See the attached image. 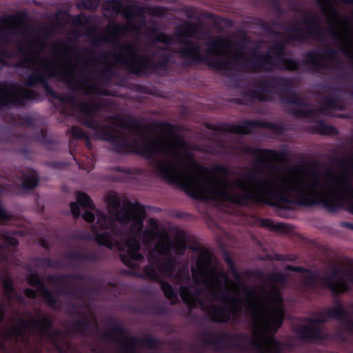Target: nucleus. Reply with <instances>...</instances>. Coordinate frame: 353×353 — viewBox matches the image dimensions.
<instances>
[{
  "mask_svg": "<svg viewBox=\"0 0 353 353\" xmlns=\"http://www.w3.org/2000/svg\"><path fill=\"white\" fill-rule=\"evenodd\" d=\"M103 8L107 11L110 12V16H113L117 14L120 12L121 3L120 1L117 0H109L104 3Z\"/></svg>",
  "mask_w": 353,
  "mask_h": 353,
  "instance_id": "24",
  "label": "nucleus"
},
{
  "mask_svg": "<svg viewBox=\"0 0 353 353\" xmlns=\"http://www.w3.org/2000/svg\"><path fill=\"white\" fill-rule=\"evenodd\" d=\"M8 218L9 214L7 211L2 207H0V220H7Z\"/></svg>",
  "mask_w": 353,
  "mask_h": 353,
  "instance_id": "38",
  "label": "nucleus"
},
{
  "mask_svg": "<svg viewBox=\"0 0 353 353\" xmlns=\"http://www.w3.org/2000/svg\"><path fill=\"white\" fill-rule=\"evenodd\" d=\"M77 202L83 208L91 210L94 208V203L91 199L85 193L78 192L77 194Z\"/></svg>",
  "mask_w": 353,
  "mask_h": 353,
  "instance_id": "25",
  "label": "nucleus"
},
{
  "mask_svg": "<svg viewBox=\"0 0 353 353\" xmlns=\"http://www.w3.org/2000/svg\"><path fill=\"white\" fill-rule=\"evenodd\" d=\"M181 299L185 303L191 306H196L202 305L201 301V292L199 291L196 286H182L180 290Z\"/></svg>",
  "mask_w": 353,
  "mask_h": 353,
  "instance_id": "15",
  "label": "nucleus"
},
{
  "mask_svg": "<svg viewBox=\"0 0 353 353\" xmlns=\"http://www.w3.org/2000/svg\"><path fill=\"white\" fill-rule=\"evenodd\" d=\"M97 223L92 227V230L97 234L96 241L101 245L111 248L114 245V241L111 235L106 232H100L99 230L112 229L114 227V220L106 214L96 210Z\"/></svg>",
  "mask_w": 353,
  "mask_h": 353,
  "instance_id": "8",
  "label": "nucleus"
},
{
  "mask_svg": "<svg viewBox=\"0 0 353 353\" xmlns=\"http://www.w3.org/2000/svg\"><path fill=\"white\" fill-rule=\"evenodd\" d=\"M179 53L184 58L192 60H199L201 59L199 48L189 43L184 44Z\"/></svg>",
  "mask_w": 353,
  "mask_h": 353,
  "instance_id": "20",
  "label": "nucleus"
},
{
  "mask_svg": "<svg viewBox=\"0 0 353 353\" xmlns=\"http://www.w3.org/2000/svg\"><path fill=\"white\" fill-rule=\"evenodd\" d=\"M2 66V63L0 62V68Z\"/></svg>",
  "mask_w": 353,
  "mask_h": 353,
  "instance_id": "53",
  "label": "nucleus"
},
{
  "mask_svg": "<svg viewBox=\"0 0 353 353\" xmlns=\"http://www.w3.org/2000/svg\"><path fill=\"white\" fill-rule=\"evenodd\" d=\"M348 225H349L352 229H353V225H350V224H349Z\"/></svg>",
  "mask_w": 353,
  "mask_h": 353,
  "instance_id": "52",
  "label": "nucleus"
},
{
  "mask_svg": "<svg viewBox=\"0 0 353 353\" xmlns=\"http://www.w3.org/2000/svg\"><path fill=\"white\" fill-rule=\"evenodd\" d=\"M196 31L197 27L196 25L184 23L176 28L174 39L179 41L183 38L191 37L196 34Z\"/></svg>",
  "mask_w": 353,
  "mask_h": 353,
  "instance_id": "19",
  "label": "nucleus"
},
{
  "mask_svg": "<svg viewBox=\"0 0 353 353\" xmlns=\"http://www.w3.org/2000/svg\"><path fill=\"white\" fill-rule=\"evenodd\" d=\"M122 347L126 351L132 352L136 348L142 345H148L142 340L138 339L135 337L128 336L125 334L123 335Z\"/></svg>",
  "mask_w": 353,
  "mask_h": 353,
  "instance_id": "21",
  "label": "nucleus"
},
{
  "mask_svg": "<svg viewBox=\"0 0 353 353\" xmlns=\"http://www.w3.org/2000/svg\"><path fill=\"white\" fill-rule=\"evenodd\" d=\"M283 50V46L281 43L271 48L267 56L255 58V67L259 69L270 70L274 66H278L290 70H295L297 68V63L285 59Z\"/></svg>",
  "mask_w": 353,
  "mask_h": 353,
  "instance_id": "7",
  "label": "nucleus"
},
{
  "mask_svg": "<svg viewBox=\"0 0 353 353\" xmlns=\"http://www.w3.org/2000/svg\"><path fill=\"white\" fill-rule=\"evenodd\" d=\"M58 61L59 59L56 58L55 61L45 62L42 63L41 66L49 75H54L57 73H60L64 74L67 78L71 77L73 74V68L72 66H69L66 68L62 64H58Z\"/></svg>",
  "mask_w": 353,
  "mask_h": 353,
  "instance_id": "16",
  "label": "nucleus"
},
{
  "mask_svg": "<svg viewBox=\"0 0 353 353\" xmlns=\"http://www.w3.org/2000/svg\"><path fill=\"white\" fill-rule=\"evenodd\" d=\"M82 111L87 113V114H91L92 111L88 110V105L82 107Z\"/></svg>",
  "mask_w": 353,
  "mask_h": 353,
  "instance_id": "46",
  "label": "nucleus"
},
{
  "mask_svg": "<svg viewBox=\"0 0 353 353\" xmlns=\"http://www.w3.org/2000/svg\"><path fill=\"white\" fill-rule=\"evenodd\" d=\"M225 261L228 265V266L232 268V265H233V263H232V259L229 257V256H226L225 257Z\"/></svg>",
  "mask_w": 353,
  "mask_h": 353,
  "instance_id": "45",
  "label": "nucleus"
},
{
  "mask_svg": "<svg viewBox=\"0 0 353 353\" xmlns=\"http://www.w3.org/2000/svg\"><path fill=\"white\" fill-rule=\"evenodd\" d=\"M161 286L166 297L170 299L176 298L177 293L173 290L170 285L162 281L161 282Z\"/></svg>",
  "mask_w": 353,
  "mask_h": 353,
  "instance_id": "26",
  "label": "nucleus"
},
{
  "mask_svg": "<svg viewBox=\"0 0 353 353\" xmlns=\"http://www.w3.org/2000/svg\"><path fill=\"white\" fill-rule=\"evenodd\" d=\"M349 276L344 272L334 270L323 279V283L334 293L343 292L347 290Z\"/></svg>",
  "mask_w": 353,
  "mask_h": 353,
  "instance_id": "12",
  "label": "nucleus"
},
{
  "mask_svg": "<svg viewBox=\"0 0 353 353\" xmlns=\"http://www.w3.org/2000/svg\"><path fill=\"white\" fill-rule=\"evenodd\" d=\"M117 61L123 64L130 65L135 72L148 68L150 66L149 61L145 57H139L137 54L136 49L128 45L124 46L117 57Z\"/></svg>",
  "mask_w": 353,
  "mask_h": 353,
  "instance_id": "10",
  "label": "nucleus"
},
{
  "mask_svg": "<svg viewBox=\"0 0 353 353\" xmlns=\"http://www.w3.org/2000/svg\"><path fill=\"white\" fill-rule=\"evenodd\" d=\"M350 330L353 332V323L350 325Z\"/></svg>",
  "mask_w": 353,
  "mask_h": 353,
  "instance_id": "50",
  "label": "nucleus"
},
{
  "mask_svg": "<svg viewBox=\"0 0 353 353\" xmlns=\"http://www.w3.org/2000/svg\"><path fill=\"white\" fill-rule=\"evenodd\" d=\"M72 133L74 137L78 138L81 137L83 136L81 130L77 127H74L72 128Z\"/></svg>",
  "mask_w": 353,
  "mask_h": 353,
  "instance_id": "40",
  "label": "nucleus"
},
{
  "mask_svg": "<svg viewBox=\"0 0 353 353\" xmlns=\"http://www.w3.org/2000/svg\"><path fill=\"white\" fill-rule=\"evenodd\" d=\"M25 294L26 296H28V297H30V298H34L35 296V292L34 290H30V289H27L26 291H25Z\"/></svg>",
  "mask_w": 353,
  "mask_h": 353,
  "instance_id": "43",
  "label": "nucleus"
},
{
  "mask_svg": "<svg viewBox=\"0 0 353 353\" xmlns=\"http://www.w3.org/2000/svg\"><path fill=\"white\" fill-rule=\"evenodd\" d=\"M223 339L228 341L230 344L239 345L245 340L246 337L238 335H227L224 336Z\"/></svg>",
  "mask_w": 353,
  "mask_h": 353,
  "instance_id": "27",
  "label": "nucleus"
},
{
  "mask_svg": "<svg viewBox=\"0 0 353 353\" xmlns=\"http://www.w3.org/2000/svg\"><path fill=\"white\" fill-rule=\"evenodd\" d=\"M289 276H290L289 274H285L283 272H277V273H274L272 274V279L277 283H282V282L285 281L286 280L287 277Z\"/></svg>",
  "mask_w": 353,
  "mask_h": 353,
  "instance_id": "33",
  "label": "nucleus"
},
{
  "mask_svg": "<svg viewBox=\"0 0 353 353\" xmlns=\"http://www.w3.org/2000/svg\"><path fill=\"white\" fill-rule=\"evenodd\" d=\"M50 325L49 318L44 314H41L37 319L30 317L28 322L21 321L12 322L10 327L6 331V335L9 337H14L24 333L26 329L47 328Z\"/></svg>",
  "mask_w": 353,
  "mask_h": 353,
  "instance_id": "9",
  "label": "nucleus"
},
{
  "mask_svg": "<svg viewBox=\"0 0 353 353\" xmlns=\"http://www.w3.org/2000/svg\"><path fill=\"white\" fill-rule=\"evenodd\" d=\"M1 236L3 241L7 244L15 246L18 243L17 240L7 232L2 234Z\"/></svg>",
  "mask_w": 353,
  "mask_h": 353,
  "instance_id": "32",
  "label": "nucleus"
},
{
  "mask_svg": "<svg viewBox=\"0 0 353 353\" xmlns=\"http://www.w3.org/2000/svg\"><path fill=\"white\" fill-rule=\"evenodd\" d=\"M28 91L18 85H3L0 87V103H17L21 98L28 97Z\"/></svg>",
  "mask_w": 353,
  "mask_h": 353,
  "instance_id": "13",
  "label": "nucleus"
},
{
  "mask_svg": "<svg viewBox=\"0 0 353 353\" xmlns=\"http://www.w3.org/2000/svg\"><path fill=\"white\" fill-rule=\"evenodd\" d=\"M22 24V19L19 17H9L1 20V26L3 30H10L19 28Z\"/></svg>",
  "mask_w": 353,
  "mask_h": 353,
  "instance_id": "23",
  "label": "nucleus"
},
{
  "mask_svg": "<svg viewBox=\"0 0 353 353\" xmlns=\"http://www.w3.org/2000/svg\"><path fill=\"white\" fill-rule=\"evenodd\" d=\"M152 154L163 157L156 165L163 178L181 183L196 197L234 203L253 198L281 208L295 202L328 207L345 202L353 208V185L342 174L292 166L263 179L252 170L231 176L225 168L208 170L197 164L179 137L152 138Z\"/></svg>",
  "mask_w": 353,
  "mask_h": 353,
  "instance_id": "1",
  "label": "nucleus"
},
{
  "mask_svg": "<svg viewBox=\"0 0 353 353\" xmlns=\"http://www.w3.org/2000/svg\"><path fill=\"white\" fill-rule=\"evenodd\" d=\"M337 57V52L333 50H327L321 52H309L305 57V63L314 68L328 66L330 61H334Z\"/></svg>",
  "mask_w": 353,
  "mask_h": 353,
  "instance_id": "14",
  "label": "nucleus"
},
{
  "mask_svg": "<svg viewBox=\"0 0 353 353\" xmlns=\"http://www.w3.org/2000/svg\"><path fill=\"white\" fill-rule=\"evenodd\" d=\"M28 281L29 283L32 285H37L39 287V290L41 295L43 296V299L48 303V305L54 307L55 306V303L57 299H55V296L46 290L43 286L40 285L39 279L38 276L34 274H30L28 277Z\"/></svg>",
  "mask_w": 353,
  "mask_h": 353,
  "instance_id": "18",
  "label": "nucleus"
},
{
  "mask_svg": "<svg viewBox=\"0 0 353 353\" xmlns=\"http://www.w3.org/2000/svg\"><path fill=\"white\" fill-rule=\"evenodd\" d=\"M165 232L167 235L168 234L167 232L164 230H160V226L159 225V234L161 232ZM169 239V247L168 250L165 252H160L158 250H156L155 245H154V250L152 252V253L149 256V261L151 263L152 265H154L155 267L159 268V272L163 274L164 270H169L171 268L170 264H166L164 267H163L159 263V259L157 260L155 257V252L157 254H160L161 255H167L170 250L171 247H172L173 250L176 252L177 254H182L184 252V250L185 249V239L183 236H179L176 237L174 243H173L172 246H171V242L169 236H168ZM157 243V242L155 243ZM156 245V244H154Z\"/></svg>",
  "mask_w": 353,
  "mask_h": 353,
  "instance_id": "11",
  "label": "nucleus"
},
{
  "mask_svg": "<svg viewBox=\"0 0 353 353\" xmlns=\"http://www.w3.org/2000/svg\"><path fill=\"white\" fill-rule=\"evenodd\" d=\"M95 216L96 214H94L88 210H86L83 214V218L84 220L89 223L94 221Z\"/></svg>",
  "mask_w": 353,
  "mask_h": 353,
  "instance_id": "36",
  "label": "nucleus"
},
{
  "mask_svg": "<svg viewBox=\"0 0 353 353\" xmlns=\"http://www.w3.org/2000/svg\"><path fill=\"white\" fill-rule=\"evenodd\" d=\"M286 270H287L294 271V272H301L302 271V268H299V267L292 266V265H288L286 268Z\"/></svg>",
  "mask_w": 353,
  "mask_h": 353,
  "instance_id": "44",
  "label": "nucleus"
},
{
  "mask_svg": "<svg viewBox=\"0 0 353 353\" xmlns=\"http://www.w3.org/2000/svg\"><path fill=\"white\" fill-rule=\"evenodd\" d=\"M37 185V179L35 176L27 177L25 179L23 185L26 188L31 189Z\"/></svg>",
  "mask_w": 353,
  "mask_h": 353,
  "instance_id": "29",
  "label": "nucleus"
},
{
  "mask_svg": "<svg viewBox=\"0 0 353 353\" xmlns=\"http://www.w3.org/2000/svg\"><path fill=\"white\" fill-rule=\"evenodd\" d=\"M158 41L164 43L167 45L172 44L174 42V39L165 34H159L157 37Z\"/></svg>",
  "mask_w": 353,
  "mask_h": 353,
  "instance_id": "34",
  "label": "nucleus"
},
{
  "mask_svg": "<svg viewBox=\"0 0 353 353\" xmlns=\"http://www.w3.org/2000/svg\"><path fill=\"white\" fill-rule=\"evenodd\" d=\"M3 317V313L0 311V320L2 319Z\"/></svg>",
  "mask_w": 353,
  "mask_h": 353,
  "instance_id": "51",
  "label": "nucleus"
},
{
  "mask_svg": "<svg viewBox=\"0 0 353 353\" xmlns=\"http://www.w3.org/2000/svg\"><path fill=\"white\" fill-rule=\"evenodd\" d=\"M3 286H4V290H5V292L6 293L8 297L11 298L12 293H13V287H12V281L8 279H4L3 280Z\"/></svg>",
  "mask_w": 353,
  "mask_h": 353,
  "instance_id": "31",
  "label": "nucleus"
},
{
  "mask_svg": "<svg viewBox=\"0 0 353 353\" xmlns=\"http://www.w3.org/2000/svg\"><path fill=\"white\" fill-rule=\"evenodd\" d=\"M263 224L267 227L274 228V230L277 231H282L286 228L285 225L282 223H278L276 225H273L272 221L268 219L264 221Z\"/></svg>",
  "mask_w": 353,
  "mask_h": 353,
  "instance_id": "30",
  "label": "nucleus"
},
{
  "mask_svg": "<svg viewBox=\"0 0 353 353\" xmlns=\"http://www.w3.org/2000/svg\"><path fill=\"white\" fill-rule=\"evenodd\" d=\"M320 17L311 12H305L302 14L297 19L299 27L294 28V30H306L310 32L314 26L319 23Z\"/></svg>",
  "mask_w": 353,
  "mask_h": 353,
  "instance_id": "17",
  "label": "nucleus"
},
{
  "mask_svg": "<svg viewBox=\"0 0 353 353\" xmlns=\"http://www.w3.org/2000/svg\"><path fill=\"white\" fill-rule=\"evenodd\" d=\"M46 334L48 335L50 339H52V340H53L55 343H57V336H58L59 335V333L54 332V331H51V332H47Z\"/></svg>",
  "mask_w": 353,
  "mask_h": 353,
  "instance_id": "42",
  "label": "nucleus"
},
{
  "mask_svg": "<svg viewBox=\"0 0 353 353\" xmlns=\"http://www.w3.org/2000/svg\"><path fill=\"white\" fill-rule=\"evenodd\" d=\"M81 323H78V325H77V327H78V331H79V332H82V330H81Z\"/></svg>",
  "mask_w": 353,
  "mask_h": 353,
  "instance_id": "47",
  "label": "nucleus"
},
{
  "mask_svg": "<svg viewBox=\"0 0 353 353\" xmlns=\"http://www.w3.org/2000/svg\"><path fill=\"white\" fill-rule=\"evenodd\" d=\"M70 209L72 211V214L74 217H79L80 215V210L79 205L75 203H72L70 204Z\"/></svg>",
  "mask_w": 353,
  "mask_h": 353,
  "instance_id": "37",
  "label": "nucleus"
},
{
  "mask_svg": "<svg viewBox=\"0 0 353 353\" xmlns=\"http://www.w3.org/2000/svg\"><path fill=\"white\" fill-rule=\"evenodd\" d=\"M108 212L119 223L125 226L127 236L122 241V248L125 253L123 262L134 268L137 261L143 256L140 252L141 243L150 245L157 239L156 250L165 252L169 247V239L165 232L159 234L157 219L147 218L146 212L139 205L132 203L124 195L110 192L105 196Z\"/></svg>",
  "mask_w": 353,
  "mask_h": 353,
  "instance_id": "3",
  "label": "nucleus"
},
{
  "mask_svg": "<svg viewBox=\"0 0 353 353\" xmlns=\"http://www.w3.org/2000/svg\"><path fill=\"white\" fill-rule=\"evenodd\" d=\"M276 259H279V260H288L287 259H284V258L281 257V256H277Z\"/></svg>",
  "mask_w": 353,
  "mask_h": 353,
  "instance_id": "48",
  "label": "nucleus"
},
{
  "mask_svg": "<svg viewBox=\"0 0 353 353\" xmlns=\"http://www.w3.org/2000/svg\"><path fill=\"white\" fill-rule=\"evenodd\" d=\"M144 272L152 280H157L160 276V274L152 267H145Z\"/></svg>",
  "mask_w": 353,
  "mask_h": 353,
  "instance_id": "28",
  "label": "nucleus"
},
{
  "mask_svg": "<svg viewBox=\"0 0 353 353\" xmlns=\"http://www.w3.org/2000/svg\"><path fill=\"white\" fill-rule=\"evenodd\" d=\"M341 306L337 305L325 312V315L308 320L299 326V332L301 337L311 340L320 339L325 336L321 323L326 322L329 318L339 319L343 315Z\"/></svg>",
  "mask_w": 353,
  "mask_h": 353,
  "instance_id": "6",
  "label": "nucleus"
},
{
  "mask_svg": "<svg viewBox=\"0 0 353 353\" xmlns=\"http://www.w3.org/2000/svg\"><path fill=\"white\" fill-rule=\"evenodd\" d=\"M121 329L120 327H117V332H121Z\"/></svg>",
  "mask_w": 353,
  "mask_h": 353,
  "instance_id": "49",
  "label": "nucleus"
},
{
  "mask_svg": "<svg viewBox=\"0 0 353 353\" xmlns=\"http://www.w3.org/2000/svg\"><path fill=\"white\" fill-rule=\"evenodd\" d=\"M260 156L263 161H266L281 162L284 159V154L275 150H262Z\"/></svg>",
  "mask_w": 353,
  "mask_h": 353,
  "instance_id": "22",
  "label": "nucleus"
},
{
  "mask_svg": "<svg viewBox=\"0 0 353 353\" xmlns=\"http://www.w3.org/2000/svg\"><path fill=\"white\" fill-rule=\"evenodd\" d=\"M123 13L127 19V25L125 26L118 24H110L107 28V31L112 37L125 32V31H139L143 28L150 30H155L156 27H152L150 22L144 23L143 16V10L139 7H126Z\"/></svg>",
  "mask_w": 353,
  "mask_h": 353,
  "instance_id": "5",
  "label": "nucleus"
},
{
  "mask_svg": "<svg viewBox=\"0 0 353 353\" xmlns=\"http://www.w3.org/2000/svg\"><path fill=\"white\" fill-rule=\"evenodd\" d=\"M207 52L209 55L215 57L214 59L209 61V65L218 69H225L232 61L239 63L241 58L246 59L243 52L234 49L229 41L224 39L214 38L207 44Z\"/></svg>",
  "mask_w": 353,
  "mask_h": 353,
  "instance_id": "4",
  "label": "nucleus"
},
{
  "mask_svg": "<svg viewBox=\"0 0 353 353\" xmlns=\"http://www.w3.org/2000/svg\"><path fill=\"white\" fill-rule=\"evenodd\" d=\"M194 279L203 282L212 299L208 312L215 321L224 322L241 309L246 301L252 317L251 341L258 353H279L280 347L273 334L283 320L282 298L276 288L268 285L248 290L239 281L228 280L223 272L210 262V253L203 251L195 268Z\"/></svg>",
  "mask_w": 353,
  "mask_h": 353,
  "instance_id": "2",
  "label": "nucleus"
},
{
  "mask_svg": "<svg viewBox=\"0 0 353 353\" xmlns=\"http://www.w3.org/2000/svg\"><path fill=\"white\" fill-rule=\"evenodd\" d=\"M82 6L84 8L89 10H91L94 8V6L92 5V0H83Z\"/></svg>",
  "mask_w": 353,
  "mask_h": 353,
  "instance_id": "41",
  "label": "nucleus"
},
{
  "mask_svg": "<svg viewBox=\"0 0 353 353\" xmlns=\"http://www.w3.org/2000/svg\"><path fill=\"white\" fill-rule=\"evenodd\" d=\"M81 89L86 93H91L94 91L93 88L90 85L89 83H86L81 86Z\"/></svg>",
  "mask_w": 353,
  "mask_h": 353,
  "instance_id": "39",
  "label": "nucleus"
},
{
  "mask_svg": "<svg viewBox=\"0 0 353 353\" xmlns=\"http://www.w3.org/2000/svg\"><path fill=\"white\" fill-rule=\"evenodd\" d=\"M147 11L153 15H162L165 12V10L162 8H148Z\"/></svg>",
  "mask_w": 353,
  "mask_h": 353,
  "instance_id": "35",
  "label": "nucleus"
}]
</instances>
